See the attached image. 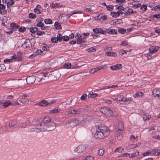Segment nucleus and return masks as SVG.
Returning a JSON list of instances; mask_svg holds the SVG:
<instances>
[{
  "instance_id": "obj_3",
  "label": "nucleus",
  "mask_w": 160,
  "mask_h": 160,
  "mask_svg": "<svg viewBox=\"0 0 160 160\" xmlns=\"http://www.w3.org/2000/svg\"><path fill=\"white\" fill-rule=\"evenodd\" d=\"M45 127L44 128L42 122L39 123L34 126L33 128H30V130L31 132H35L39 133L46 131V129H45Z\"/></svg>"
},
{
  "instance_id": "obj_4",
  "label": "nucleus",
  "mask_w": 160,
  "mask_h": 160,
  "mask_svg": "<svg viewBox=\"0 0 160 160\" xmlns=\"http://www.w3.org/2000/svg\"><path fill=\"white\" fill-rule=\"evenodd\" d=\"M99 110L100 112L107 117H110L113 115V111L107 108H101L99 109Z\"/></svg>"
},
{
  "instance_id": "obj_10",
  "label": "nucleus",
  "mask_w": 160,
  "mask_h": 160,
  "mask_svg": "<svg viewBox=\"0 0 160 160\" xmlns=\"http://www.w3.org/2000/svg\"><path fill=\"white\" fill-rule=\"evenodd\" d=\"M159 48L158 46H151L149 48V52L150 53H155L158 51Z\"/></svg>"
},
{
  "instance_id": "obj_19",
  "label": "nucleus",
  "mask_w": 160,
  "mask_h": 160,
  "mask_svg": "<svg viewBox=\"0 0 160 160\" xmlns=\"http://www.w3.org/2000/svg\"><path fill=\"white\" fill-rule=\"evenodd\" d=\"M106 54L108 56H113L115 57L117 56V54L115 52H106Z\"/></svg>"
},
{
  "instance_id": "obj_12",
  "label": "nucleus",
  "mask_w": 160,
  "mask_h": 160,
  "mask_svg": "<svg viewBox=\"0 0 160 160\" xmlns=\"http://www.w3.org/2000/svg\"><path fill=\"white\" fill-rule=\"evenodd\" d=\"M122 65L121 64H117L114 66L110 67V68L112 70H117L122 68Z\"/></svg>"
},
{
  "instance_id": "obj_43",
  "label": "nucleus",
  "mask_w": 160,
  "mask_h": 160,
  "mask_svg": "<svg viewBox=\"0 0 160 160\" xmlns=\"http://www.w3.org/2000/svg\"><path fill=\"white\" fill-rule=\"evenodd\" d=\"M5 68V66L3 64H0V72L4 70Z\"/></svg>"
},
{
  "instance_id": "obj_18",
  "label": "nucleus",
  "mask_w": 160,
  "mask_h": 160,
  "mask_svg": "<svg viewBox=\"0 0 160 160\" xmlns=\"http://www.w3.org/2000/svg\"><path fill=\"white\" fill-rule=\"evenodd\" d=\"M141 142H138L136 144H131L129 146V148L131 149H133L136 148L140 145Z\"/></svg>"
},
{
  "instance_id": "obj_24",
  "label": "nucleus",
  "mask_w": 160,
  "mask_h": 160,
  "mask_svg": "<svg viewBox=\"0 0 160 160\" xmlns=\"http://www.w3.org/2000/svg\"><path fill=\"white\" fill-rule=\"evenodd\" d=\"M151 118V117L150 115L145 114L144 115L143 117V119L144 121H145L147 120H149Z\"/></svg>"
},
{
  "instance_id": "obj_60",
  "label": "nucleus",
  "mask_w": 160,
  "mask_h": 160,
  "mask_svg": "<svg viewBox=\"0 0 160 160\" xmlns=\"http://www.w3.org/2000/svg\"><path fill=\"white\" fill-rule=\"evenodd\" d=\"M4 62H12V59H11L6 58L4 60Z\"/></svg>"
},
{
  "instance_id": "obj_40",
  "label": "nucleus",
  "mask_w": 160,
  "mask_h": 160,
  "mask_svg": "<svg viewBox=\"0 0 160 160\" xmlns=\"http://www.w3.org/2000/svg\"><path fill=\"white\" fill-rule=\"evenodd\" d=\"M36 16L35 14L32 13L29 14V18H30L34 19L36 18Z\"/></svg>"
},
{
  "instance_id": "obj_61",
  "label": "nucleus",
  "mask_w": 160,
  "mask_h": 160,
  "mask_svg": "<svg viewBox=\"0 0 160 160\" xmlns=\"http://www.w3.org/2000/svg\"><path fill=\"white\" fill-rule=\"evenodd\" d=\"M37 35L39 36H41L43 34H44L45 33L43 32H41V31H37Z\"/></svg>"
},
{
  "instance_id": "obj_37",
  "label": "nucleus",
  "mask_w": 160,
  "mask_h": 160,
  "mask_svg": "<svg viewBox=\"0 0 160 160\" xmlns=\"http://www.w3.org/2000/svg\"><path fill=\"white\" fill-rule=\"evenodd\" d=\"M44 25V24L42 22H38L37 24V26L41 28V29L42 28L43 26Z\"/></svg>"
},
{
  "instance_id": "obj_36",
  "label": "nucleus",
  "mask_w": 160,
  "mask_h": 160,
  "mask_svg": "<svg viewBox=\"0 0 160 160\" xmlns=\"http://www.w3.org/2000/svg\"><path fill=\"white\" fill-rule=\"evenodd\" d=\"M104 153V150L102 149H100L98 152V155L99 156H102Z\"/></svg>"
},
{
  "instance_id": "obj_51",
  "label": "nucleus",
  "mask_w": 160,
  "mask_h": 160,
  "mask_svg": "<svg viewBox=\"0 0 160 160\" xmlns=\"http://www.w3.org/2000/svg\"><path fill=\"white\" fill-rule=\"evenodd\" d=\"M97 71H98V70H97V68H93V69H92L89 72L90 73L92 74V73H94L95 72H96Z\"/></svg>"
},
{
  "instance_id": "obj_33",
  "label": "nucleus",
  "mask_w": 160,
  "mask_h": 160,
  "mask_svg": "<svg viewBox=\"0 0 160 160\" xmlns=\"http://www.w3.org/2000/svg\"><path fill=\"white\" fill-rule=\"evenodd\" d=\"M111 15L113 17L117 18L119 16V14L118 12V11L117 12H111Z\"/></svg>"
},
{
  "instance_id": "obj_13",
  "label": "nucleus",
  "mask_w": 160,
  "mask_h": 160,
  "mask_svg": "<svg viewBox=\"0 0 160 160\" xmlns=\"http://www.w3.org/2000/svg\"><path fill=\"white\" fill-rule=\"evenodd\" d=\"M26 81L29 84H32L35 81V77L33 76H29L27 78Z\"/></svg>"
},
{
  "instance_id": "obj_28",
  "label": "nucleus",
  "mask_w": 160,
  "mask_h": 160,
  "mask_svg": "<svg viewBox=\"0 0 160 160\" xmlns=\"http://www.w3.org/2000/svg\"><path fill=\"white\" fill-rule=\"evenodd\" d=\"M60 110L58 109H54L49 111V112L50 113H56L59 112Z\"/></svg>"
},
{
  "instance_id": "obj_15",
  "label": "nucleus",
  "mask_w": 160,
  "mask_h": 160,
  "mask_svg": "<svg viewBox=\"0 0 160 160\" xmlns=\"http://www.w3.org/2000/svg\"><path fill=\"white\" fill-rule=\"evenodd\" d=\"M22 53L20 52H18L17 55V61H21L22 60Z\"/></svg>"
},
{
  "instance_id": "obj_56",
  "label": "nucleus",
  "mask_w": 160,
  "mask_h": 160,
  "mask_svg": "<svg viewBox=\"0 0 160 160\" xmlns=\"http://www.w3.org/2000/svg\"><path fill=\"white\" fill-rule=\"evenodd\" d=\"M26 30V28L25 27H22L19 29V31L22 32H23Z\"/></svg>"
},
{
  "instance_id": "obj_53",
  "label": "nucleus",
  "mask_w": 160,
  "mask_h": 160,
  "mask_svg": "<svg viewBox=\"0 0 160 160\" xmlns=\"http://www.w3.org/2000/svg\"><path fill=\"white\" fill-rule=\"evenodd\" d=\"M42 49L43 51L48 50L49 49V47L48 46H44L42 47Z\"/></svg>"
},
{
  "instance_id": "obj_52",
  "label": "nucleus",
  "mask_w": 160,
  "mask_h": 160,
  "mask_svg": "<svg viewBox=\"0 0 160 160\" xmlns=\"http://www.w3.org/2000/svg\"><path fill=\"white\" fill-rule=\"evenodd\" d=\"M87 94H83L82 96L80 98L81 100H84L86 99L87 97Z\"/></svg>"
},
{
  "instance_id": "obj_7",
  "label": "nucleus",
  "mask_w": 160,
  "mask_h": 160,
  "mask_svg": "<svg viewBox=\"0 0 160 160\" xmlns=\"http://www.w3.org/2000/svg\"><path fill=\"white\" fill-rule=\"evenodd\" d=\"M7 13V11L6 9V6L4 4H0V14L5 15Z\"/></svg>"
},
{
  "instance_id": "obj_50",
  "label": "nucleus",
  "mask_w": 160,
  "mask_h": 160,
  "mask_svg": "<svg viewBox=\"0 0 160 160\" xmlns=\"http://www.w3.org/2000/svg\"><path fill=\"white\" fill-rule=\"evenodd\" d=\"M106 8L108 11H111L113 9V7L112 5L106 6Z\"/></svg>"
},
{
  "instance_id": "obj_11",
  "label": "nucleus",
  "mask_w": 160,
  "mask_h": 160,
  "mask_svg": "<svg viewBox=\"0 0 160 160\" xmlns=\"http://www.w3.org/2000/svg\"><path fill=\"white\" fill-rule=\"evenodd\" d=\"M105 30L106 31V32L110 34H117V31L115 29L105 28Z\"/></svg>"
},
{
  "instance_id": "obj_32",
  "label": "nucleus",
  "mask_w": 160,
  "mask_h": 160,
  "mask_svg": "<svg viewBox=\"0 0 160 160\" xmlns=\"http://www.w3.org/2000/svg\"><path fill=\"white\" fill-rule=\"evenodd\" d=\"M85 40V38L84 37H83L82 38L78 39H77V42L78 44H80L83 42Z\"/></svg>"
},
{
  "instance_id": "obj_47",
  "label": "nucleus",
  "mask_w": 160,
  "mask_h": 160,
  "mask_svg": "<svg viewBox=\"0 0 160 160\" xmlns=\"http://www.w3.org/2000/svg\"><path fill=\"white\" fill-rule=\"evenodd\" d=\"M86 160H93L94 158L91 156H87L85 158Z\"/></svg>"
},
{
  "instance_id": "obj_6",
  "label": "nucleus",
  "mask_w": 160,
  "mask_h": 160,
  "mask_svg": "<svg viewBox=\"0 0 160 160\" xmlns=\"http://www.w3.org/2000/svg\"><path fill=\"white\" fill-rule=\"evenodd\" d=\"M84 122L83 121H80L79 119H72L70 121V124H73V126H76L78 124H79L80 125H82V124Z\"/></svg>"
},
{
  "instance_id": "obj_21",
  "label": "nucleus",
  "mask_w": 160,
  "mask_h": 160,
  "mask_svg": "<svg viewBox=\"0 0 160 160\" xmlns=\"http://www.w3.org/2000/svg\"><path fill=\"white\" fill-rule=\"evenodd\" d=\"M124 150L123 148H122L121 147H118L116 148L114 150V152H119L121 153L123 152Z\"/></svg>"
},
{
  "instance_id": "obj_34",
  "label": "nucleus",
  "mask_w": 160,
  "mask_h": 160,
  "mask_svg": "<svg viewBox=\"0 0 160 160\" xmlns=\"http://www.w3.org/2000/svg\"><path fill=\"white\" fill-rule=\"evenodd\" d=\"M10 26L12 28V29H15L18 28L19 26L18 25H16L15 23H12L10 24Z\"/></svg>"
},
{
  "instance_id": "obj_39",
  "label": "nucleus",
  "mask_w": 160,
  "mask_h": 160,
  "mask_svg": "<svg viewBox=\"0 0 160 160\" xmlns=\"http://www.w3.org/2000/svg\"><path fill=\"white\" fill-rule=\"evenodd\" d=\"M35 53L38 55H42L43 54V51L40 49L38 50Z\"/></svg>"
},
{
  "instance_id": "obj_31",
  "label": "nucleus",
  "mask_w": 160,
  "mask_h": 160,
  "mask_svg": "<svg viewBox=\"0 0 160 160\" xmlns=\"http://www.w3.org/2000/svg\"><path fill=\"white\" fill-rule=\"evenodd\" d=\"M54 26L57 29H59L61 28V26L58 22H55L54 23Z\"/></svg>"
},
{
  "instance_id": "obj_59",
  "label": "nucleus",
  "mask_w": 160,
  "mask_h": 160,
  "mask_svg": "<svg viewBox=\"0 0 160 160\" xmlns=\"http://www.w3.org/2000/svg\"><path fill=\"white\" fill-rule=\"evenodd\" d=\"M88 52H92L93 51H95L96 50V49L93 48H89L88 50H87Z\"/></svg>"
},
{
  "instance_id": "obj_55",
  "label": "nucleus",
  "mask_w": 160,
  "mask_h": 160,
  "mask_svg": "<svg viewBox=\"0 0 160 160\" xmlns=\"http://www.w3.org/2000/svg\"><path fill=\"white\" fill-rule=\"evenodd\" d=\"M141 6V4L140 3H138L137 4H134L133 5L132 7L133 8H136L139 7H140Z\"/></svg>"
},
{
  "instance_id": "obj_16",
  "label": "nucleus",
  "mask_w": 160,
  "mask_h": 160,
  "mask_svg": "<svg viewBox=\"0 0 160 160\" xmlns=\"http://www.w3.org/2000/svg\"><path fill=\"white\" fill-rule=\"evenodd\" d=\"M49 103L47 102V101H41V102L37 105L41 106H44L48 105Z\"/></svg>"
},
{
  "instance_id": "obj_22",
  "label": "nucleus",
  "mask_w": 160,
  "mask_h": 160,
  "mask_svg": "<svg viewBox=\"0 0 160 160\" xmlns=\"http://www.w3.org/2000/svg\"><path fill=\"white\" fill-rule=\"evenodd\" d=\"M28 42H29V40L28 39H26L24 43L22 45L21 47L23 48H25L28 47V45L27 44Z\"/></svg>"
},
{
  "instance_id": "obj_35",
  "label": "nucleus",
  "mask_w": 160,
  "mask_h": 160,
  "mask_svg": "<svg viewBox=\"0 0 160 160\" xmlns=\"http://www.w3.org/2000/svg\"><path fill=\"white\" fill-rule=\"evenodd\" d=\"M38 28L37 27H32L30 28V32L32 33H35L38 31Z\"/></svg>"
},
{
  "instance_id": "obj_58",
  "label": "nucleus",
  "mask_w": 160,
  "mask_h": 160,
  "mask_svg": "<svg viewBox=\"0 0 160 160\" xmlns=\"http://www.w3.org/2000/svg\"><path fill=\"white\" fill-rule=\"evenodd\" d=\"M62 39L64 41H67L69 40V37L67 36H64L62 37Z\"/></svg>"
},
{
  "instance_id": "obj_62",
  "label": "nucleus",
  "mask_w": 160,
  "mask_h": 160,
  "mask_svg": "<svg viewBox=\"0 0 160 160\" xmlns=\"http://www.w3.org/2000/svg\"><path fill=\"white\" fill-rule=\"evenodd\" d=\"M92 94V98H93L95 97H96L97 96H98V94L97 93H93L92 92L91 93Z\"/></svg>"
},
{
  "instance_id": "obj_23",
  "label": "nucleus",
  "mask_w": 160,
  "mask_h": 160,
  "mask_svg": "<svg viewBox=\"0 0 160 160\" xmlns=\"http://www.w3.org/2000/svg\"><path fill=\"white\" fill-rule=\"evenodd\" d=\"M118 130L119 131H121L123 129V125L122 122H118Z\"/></svg>"
},
{
  "instance_id": "obj_17",
  "label": "nucleus",
  "mask_w": 160,
  "mask_h": 160,
  "mask_svg": "<svg viewBox=\"0 0 160 160\" xmlns=\"http://www.w3.org/2000/svg\"><path fill=\"white\" fill-rule=\"evenodd\" d=\"M143 94L141 92H136L135 94L134 95L133 97L135 98H137L138 97H141L143 96Z\"/></svg>"
},
{
  "instance_id": "obj_49",
  "label": "nucleus",
  "mask_w": 160,
  "mask_h": 160,
  "mask_svg": "<svg viewBox=\"0 0 160 160\" xmlns=\"http://www.w3.org/2000/svg\"><path fill=\"white\" fill-rule=\"evenodd\" d=\"M51 41L52 42L56 43L57 42V41H58L57 39V38L56 37H52L51 38Z\"/></svg>"
},
{
  "instance_id": "obj_57",
  "label": "nucleus",
  "mask_w": 160,
  "mask_h": 160,
  "mask_svg": "<svg viewBox=\"0 0 160 160\" xmlns=\"http://www.w3.org/2000/svg\"><path fill=\"white\" fill-rule=\"evenodd\" d=\"M127 52V51H125L123 50H120L119 51V52L120 54H121V55H122L124 53H126Z\"/></svg>"
},
{
  "instance_id": "obj_42",
  "label": "nucleus",
  "mask_w": 160,
  "mask_h": 160,
  "mask_svg": "<svg viewBox=\"0 0 160 160\" xmlns=\"http://www.w3.org/2000/svg\"><path fill=\"white\" fill-rule=\"evenodd\" d=\"M118 31L120 33H121L122 34H124L125 32L126 31V30L124 28H120L118 29Z\"/></svg>"
},
{
  "instance_id": "obj_44",
  "label": "nucleus",
  "mask_w": 160,
  "mask_h": 160,
  "mask_svg": "<svg viewBox=\"0 0 160 160\" xmlns=\"http://www.w3.org/2000/svg\"><path fill=\"white\" fill-rule=\"evenodd\" d=\"M127 11H128V13L129 15L131 13H136V12H133L132 9L131 8H129Z\"/></svg>"
},
{
  "instance_id": "obj_54",
  "label": "nucleus",
  "mask_w": 160,
  "mask_h": 160,
  "mask_svg": "<svg viewBox=\"0 0 160 160\" xmlns=\"http://www.w3.org/2000/svg\"><path fill=\"white\" fill-rule=\"evenodd\" d=\"M34 11L35 13L37 14H40L41 13V12L40 11L39 9H37V8H35L34 9Z\"/></svg>"
},
{
  "instance_id": "obj_46",
  "label": "nucleus",
  "mask_w": 160,
  "mask_h": 160,
  "mask_svg": "<svg viewBox=\"0 0 160 160\" xmlns=\"http://www.w3.org/2000/svg\"><path fill=\"white\" fill-rule=\"evenodd\" d=\"M152 152L150 151H148L147 152L144 153L143 154V155L144 156H149L151 154Z\"/></svg>"
},
{
  "instance_id": "obj_5",
  "label": "nucleus",
  "mask_w": 160,
  "mask_h": 160,
  "mask_svg": "<svg viewBox=\"0 0 160 160\" xmlns=\"http://www.w3.org/2000/svg\"><path fill=\"white\" fill-rule=\"evenodd\" d=\"M86 148V147L85 145H81L76 148L75 150L78 153H80L84 151Z\"/></svg>"
},
{
  "instance_id": "obj_2",
  "label": "nucleus",
  "mask_w": 160,
  "mask_h": 160,
  "mask_svg": "<svg viewBox=\"0 0 160 160\" xmlns=\"http://www.w3.org/2000/svg\"><path fill=\"white\" fill-rule=\"evenodd\" d=\"M44 127L46 128V131H51L55 129L56 127L55 123L51 121V118L49 116L45 117L42 122Z\"/></svg>"
},
{
  "instance_id": "obj_26",
  "label": "nucleus",
  "mask_w": 160,
  "mask_h": 160,
  "mask_svg": "<svg viewBox=\"0 0 160 160\" xmlns=\"http://www.w3.org/2000/svg\"><path fill=\"white\" fill-rule=\"evenodd\" d=\"M48 73H40L38 75V77L40 78V79H42L43 77H46L48 76L47 75Z\"/></svg>"
},
{
  "instance_id": "obj_48",
  "label": "nucleus",
  "mask_w": 160,
  "mask_h": 160,
  "mask_svg": "<svg viewBox=\"0 0 160 160\" xmlns=\"http://www.w3.org/2000/svg\"><path fill=\"white\" fill-rule=\"evenodd\" d=\"M117 139L118 140H121L122 138V136L121 133H118L117 135Z\"/></svg>"
},
{
  "instance_id": "obj_63",
  "label": "nucleus",
  "mask_w": 160,
  "mask_h": 160,
  "mask_svg": "<svg viewBox=\"0 0 160 160\" xmlns=\"http://www.w3.org/2000/svg\"><path fill=\"white\" fill-rule=\"evenodd\" d=\"M153 18H160V14H157V15H154L153 16Z\"/></svg>"
},
{
  "instance_id": "obj_41",
  "label": "nucleus",
  "mask_w": 160,
  "mask_h": 160,
  "mask_svg": "<svg viewBox=\"0 0 160 160\" xmlns=\"http://www.w3.org/2000/svg\"><path fill=\"white\" fill-rule=\"evenodd\" d=\"M58 40L59 41H61L62 39V36L61 34H58L56 37Z\"/></svg>"
},
{
  "instance_id": "obj_8",
  "label": "nucleus",
  "mask_w": 160,
  "mask_h": 160,
  "mask_svg": "<svg viewBox=\"0 0 160 160\" xmlns=\"http://www.w3.org/2000/svg\"><path fill=\"white\" fill-rule=\"evenodd\" d=\"M93 32L96 33H101L103 34H105L106 33V30H103L101 29V28H93L92 30Z\"/></svg>"
},
{
  "instance_id": "obj_45",
  "label": "nucleus",
  "mask_w": 160,
  "mask_h": 160,
  "mask_svg": "<svg viewBox=\"0 0 160 160\" xmlns=\"http://www.w3.org/2000/svg\"><path fill=\"white\" fill-rule=\"evenodd\" d=\"M11 104V103L9 101H7L3 103V106L5 108H6L9 105H10Z\"/></svg>"
},
{
  "instance_id": "obj_14",
  "label": "nucleus",
  "mask_w": 160,
  "mask_h": 160,
  "mask_svg": "<svg viewBox=\"0 0 160 160\" xmlns=\"http://www.w3.org/2000/svg\"><path fill=\"white\" fill-rule=\"evenodd\" d=\"M80 111L77 110H72L68 112V114L69 115H73L78 114L80 113Z\"/></svg>"
},
{
  "instance_id": "obj_20",
  "label": "nucleus",
  "mask_w": 160,
  "mask_h": 160,
  "mask_svg": "<svg viewBox=\"0 0 160 160\" xmlns=\"http://www.w3.org/2000/svg\"><path fill=\"white\" fill-rule=\"evenodd\" d=\"M15 2L13 0H10L7 3V7L8 8L11 7L14 3Z\"/></svg>"
},
{
  "instance_id": "obj_1",
  "label": "nucleus",
  "mask_w": 160,
  "mask_h": 160,
  "mask_svg": "<svg viewBox=\"0 0 160 160\" xmlns=\"http://www.w3.org/2000/svg\"><path fill=\"white\" fill-rule=\"evenodd\" d=\"M110 133L109 128L105 126H98L94 135L95 138L101 139L107 137Z\"/></svg>"
},
{
  "instance_id": "obj_25",
  "label": "nucleus",
  "mask_w": 160,
  "mask_h": 160,
  "mask_svg": "<svg viewBox=\"0 0 160 160\" xmlns=\"http://www.w3.org/2000/svg\"><path fill=\"white\" fill-rule=\"evenodd\" d=\"M140 9L143 12H145L147 9V6L146 5L143 4L141 5V6H140Z\"/></svg>"
},
{
  "instance_id": "obj_9",
  "label": "nucleus",
  "mask_w": 160,
  "mask_h": 160,
  "mask_svg": "<svg viewBox=\"0 0 160 160\" xmlns=\"http://www.w3.org/2000/svg\"><path fill=\"white\" fill-rule=\"evenodd\" d=\"M152 95L154 97H160V88H155L152 91Z\"/></svg>"
},
{
  "instance_id": "obj_29",
  "label": "nucleus",
  "mask_w": 160,
  "mask_h": 160,
  "mask_svg": "<svg viewBox=\"0 0 160 160\" xmlns=\"http://www.w3.org/2000/svg\"><path fill=\"white\" fill-rule=\"evenodd\" d=\"M130 140L133 142H135V141H137L138 139V136H137L135 137L133 135H131L130 136Z\"/></svg>"
},
{
  "instance_id": "obj_38",
  "label": "nucleus",
  "mask_w": 160,
  "mask_h": 160,
  "mask_svg": "<svg viewBox=\"0 0 160 160\" xmlns=\"http://www.w3.org/2000/svg\"><path fill=\"white\" fill-rule=\"evenodd\" d=\"M139 153V152L138 151H137L135 152H133V153H131V156L130 157L132 158L136 157L138 155Z\"/></svg>"
},
{
  "instance_id": "obj_30",
  "label": "nucleus",
  "mask_w": 160,
  "mask_h": 160,
  "mask_svg": "<svg viewBox=\"0 0 160 160\" xmlns=\"http://www.w3.org/2000/svg\"><path fill=\"white\" fill-rule=\"evenodd\" d=\"M64 68L68 69L71 68V63L69 62L66 63L64 65Z\"/></svg>"
},
{
  "instance_id": "obj_64",
  "label": "nucleus",
  "mask_w": 160,
  "mask_h": 160,
  "mask_svg": "<svg viewBox=\"0 0 160 160\" xmlns=\"http://www.w3.org/2000/svg\"><path fill=\"white\" fill-rule=\"evenodd\" d=\"M155 32L158 33H160V29L157 28L155 29Z\"/></svg>"
},
{
  "instance_id": "obj_27",
  "label": "nucleus",
  "mask_w": 160,
  "mask_h": 160,
  "mask_svg": "<svg viewBox=\"0 0 160 160\" xmlns=\"http://www.w3.org/2000/svg\"><path fill=\"white\" fill-rule=\"evenodd\" d=\"M45 23L46 24H51L53 23L52 20L50 18H46L44 20Z\"/></svg>"
}]
</instances>
